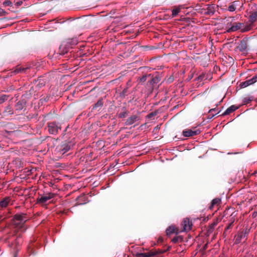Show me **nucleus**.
I'll list each match as a JSON object with an SVG mask.
<instances>
[{"label": "nucleus", "instance_id": "1", "mask_svg": "<svg viewBox=\"0 0 257 257\" xmlns=\"http://www.w3.org/2000/svg\"><path fill=\"white\" fill-rule=\"evenodd\" d=\"M149 79L147 83V95L152 94L155 86L161 80L162 73L156 72L154 74H149Z\"/></svg>", "mask_w": 257, "mask_h": 257}, {"label": "nucleus", "instance_id": "2", "mask_svg": "<svg viewBox=\"0 0 257 257\" xmlns=\"http://www.w3.org/2000/svg\"><path fill=\"white\" fill-rule=\"evenodd\" d=\"M78 41L76 38L68 39L64 41L59 47L60 54L64 55L67 53L69 49L76 45Z\"/></svg>", "mask_w": 257, "mask_h": 257}, {"label": "nucleus", "instance_id": "3", "mask_svg": "<svg viewBox=\"0 0 257 257\" xmlns=\"http://www.w3.org/2000/svg\"><path fill=\"white\" fill-rule=\"evenodd\" d=\"M251 30L250 26L247 23L234 22L232 26L226 31L228 33L240 31L241 33H245Z\"/></svg>", "mask_w": 257, "mask_h": 257}, {"label": "nucleus", "instance_id": "4", "mask_svg": "<svg viewBox=\"0 0 257 257\" xmlns=\"http://www.w3.org/2000/svg\"><path fill=\"white\" fill-rule=\"evenodd\" d=\"M210 74L206 73H202L197 77H196L194 80V82H196L195 86L196 87H199L200 86H202L204 84V81L207 80L209 78Z\"/></svg>", "mask_w": 257, "mask_h": 257}, {"label": "nucleus", "instance_id": "5", "mask_svg": "<svg viewBox=\"0 0 257 257\" xmlns=\"http://www.w3.org/2000/svg\"><path fill=\"white\" fill-rule=\"evenodd\" d=\"M14 224L16 227L21 228L25 222L24 215L22 214H16L13 219Z\"/></svg>", "mask_w": 257, "mask_h": 257}, {"label": "nucleus", "instance_id": "6", "mask_svg": "<svg viewBox=\"0 0 257 257\" xmlns=\"http://www.w3.org/2000/svg\"><path fill=\"white\" fill-rule=\"evenodd\" d=\"M181 226L182 227L181 229H180V232L188 231L191 230L192 226V223L190 220L189 218H185L182 221Z\"/></svg>", "mask_w": 257, "mask_h": 257}, {"label": "nucleus", "instance_id": "7", "mask_svg": "<svg viewBox=\"0 0 257 257\" xmlns=\"http://www.w3.org/2000/svg\"><path fill=\"white\" fill-rule=\"evenodd\" d=\"M45 83L46 81L44 80V79H43L42 77L39 78L38 80H36L35 82V87L34 88V87H32L31 89L30 90L29 95H37V94L33 93V92L34 91V89H39L40 88H41L42 87L45 86Z\"/></svg>", "mask_w": 257, "mask_h": 257}, {"label": "nucleus", "instance_id": "8", "mask_svg": "<svg viewBox=\"0 0 257 257\" xmlns=\"http://www.w3.org/2000/svg\"><path fill=\"white\" fill-rule=\"evenodd\" d=\"M55 195L52 193H48L43 195L40 196L37 199L38 203L43 204L48 200L54 198Z\"/></svg>", "mask_w": 257, "mask_h": 257}, {"label": "nucleus", "instance_id": "9", "mask_svg": "<svg viewBox=\"0 0 257 257\" xmlns=\"http://www.w3.org/2000/svg\"><path fill=\"white\" fill-rule=\"evenodd\" d=\"M249 15L248 21L246 23L248 25L250 26L251 30L253 27V23L257 20V12H249Z\"/></svg>", "mask_w": 257, "mask_h": 257}, {"label": "nucleus", "instance_id": "10", "mask_svg": "<svg viewBox=\"0 0 257 257\" xmlns=\"http://www.w3.org/2000/svg\"><path fill=\"white\" fill-rule=\"evenodd\" d=\"M215 12V6L214 5H207L206 9H203L201 13L209 16H212Z\"/></svg>", "mask_w": 257, "mask_h": 257}, {"label": "nucleus", "instance_id": "11", "mask_svg": "<svg viewBox=\"0 0 257 257\" xmlns=\"http://www.w3.org/2000/svg\"><path fill=\"white\" fill-rule=\"evenodd\" d=\"M257 81L255 77L254 76L251 79H248L245 81L242 82L239 84V86L240 88L246 87L250 85L254 84Z\"/></svg>", "mask_w": 257, "mask_h": 257}, {"label": "nucleus", "instance_id": "12", "mask_svg": "<svg viewBox=\"0 0 257 257\" xmlns=\"http://www.w3.org/2000/svg\"><path fill=\"white\" fill-rule=\"evenodd\" d=\"M247 235L246 231H239L235 236V243L236 244L239 243L243 238H244Z\"/></svg>", "mask_w": 257, "mask_h": 257}, {"label": "nucleus", "instance_id": "13", "mask_svg": "<svg viewBox=\"0 0 257 257\" xmlns=\"http://www.w3.org/2000/svg\"><path fill=\"white\" fill-rule=\"evenodd\" d=\"M200 131L198 130H186L183 131V135L186 137H189L197 135L200 133Z\"/></svg>", "mask_w": 257, "mask_h": 257}, {"label": "nucleus", "instance_id": "14", "mask_svg": "<svg viewBox=\"0 0 257 257\" xmlns=\"http://www.w3.org/2000/svg\"><path fill=\"white\" fill-rule=\"evenodd\" d=\"M167 235H170L173 233L178 234L180 233V229L174 225L169 226L166 230Z\"/></svg>", "mask_w": 257, "mask_h": 257}, {"label": "nucleus", "instance_id": "15", "mask_svg": "<svg viewBox=\"0 0 257 257\" xmlns=\"http://www.w3.org/2000/svg\"><path fill=\"white\" fill-rule=\"evenodd\" d=\"M58 126L55 122H52L48 125V130L50 134H55L58 132Z\"/></svg>", "mask_w": 257, "mask_h": 257}, {"label": "nucleus", "instance_id": "16", "mask_svg": "<svg viewBox=\"0 0 257 257\" xmlns=\"http://www.w3.org/2000/svg\"><path fill=\"white\" fill-rule=\"evenodd\" d=\"M11 200L12 199L10 197H5L0 201V206L2 208L7 207L10 203Z\"/></svg>", "mask_w": 257, "mask_h": 257}, {"label": "nucleus", "instance_id": "17", "mask_svg": "<svg viewBox=\"0 0 257 257\" xmlns=\"http://www.w3.org/2000/svg\"><path fill=\"white\" fill-rule=\"evenodd\" d=\"M138 120L139 117L137 115H135L128 117L125 121V124L126 125H131Z\"/></svg>", "mask_w": 257, "mask_h": 257}, {"label": "nucleus", "instance_id": "18", "mask_svg": "<svg viewBox=\"0 0 257 257\" xmlns=\"http://www.w3.org/2000/svg\"><path fill=\"white\" fill-rule=\"evenodd\" d=\"M238 48L240 52L245 51L247 48L246 41L244 40H241L238 46Z\"/></svg>", "mask_w": 257, "mask_h": 257}, {"label": "nucleus", "instance_id": "19", "mask_svg": "<svg viewBox=\"0 0 257 257\" xmlns=\"http://www.w3.org/2000/svg\"><path fill=\"white\" fill-rule=\"evenodd\" d=\"M238 107L234 105H232L229 107L222 114V115H226L229 114L231 112H233L237 109H238Z\"/></svg>", "mask_w": 257, "mask_h": 257}, {"label": "nucleus", "instance_id": "20", "mask_svg": "<svg viewBox=\"0 0 257 257\" xmlns=\"http://www.w3.org/2000/svg\"><path fill=\"white\" fill-rule=\"evenodd\" d=\"M221 202V200L220 198H216L213 199L212 201L210 206H209V209H212L213 207L215 206H218L220 205Z\"/></svg>", "mask_w": 257, "mask_h": 257}, {"label": "nucleus", "instance_id": "21", "mask_svg": "<svg viewBox=\"0 0 257 257\" xmlns=\"http://www.w3.org/2000/svg\"><path fill=\"white\" fill-rule=\"evenodd\" d=\"M155 254L152 252H147L144 253H137L136 254V257H151L153 256Z\"/></svg>", "mask_w": 257, "mask_h": 257}, {"label": "nucleus", "instance_id": "22", "mask_svg": "<svg viewBox=\"0 0 257 257\" xmlns=\"http://www.w3.org/2000/svg\"><path fill=\"white\" fill-rule=\"evenodd\" d=\"M180 10L181 6L175 7L172 11V17L173 18L176 17L180 13Z\"/></svg>", "mask_w": 257, "mask_h": 257}, {"label": "nucleus", "instance_id": "23", "mask_svg": "<svg viewBox=\"0 0 257 257\" xmlns=\"http://www.w3.org/2000/svg\"><path fill=\"white\" fill-rule=\"evenodd\" d=\"M117 115L119 118H123L126 117V116L127 115V112L126 110V109L124 107H123L122 108L121 111L118 113Z\"/></svg>", "mask_w": 257, "mask_h": 257}, {"label": "nucleus", "instance_id": "24", "mask_svg": "<svg viewBox=\"0 0 257 257\" xmlns=\"http://www.w3.org/2000/svg\"><path fill=\"white\" fill-rule=\"evenodd\" d=\"M237 1H234L233 3H231L228 8V10L229 12H234L236 10V5L237 4Z\"/></svg>", "mask_w": 257, "mask_h": 257}, {"label": "nucleus", "instance_id": "25", "mask_svg": "<svg viewBox=\"0 0 257 257\" xmlns=\"http://www.w3.org/2000/svg\"><path fill=\"white\" fill-rule=\"evenodd\" d=\"M149 74H145L144 75H143L142 77H140L138 78V81H139V83H140V82H145V81H146V80H147V79H149Z\"/></svg>", "mask_w": 257, "mask_h": 257}, {"label": "nucleus", "instance_id": "26", "mask_svg": "<svg viewBox=\"0 0 257 257\" xmlns=\"http://www.w3.org/2000/svg\"><path fill=\"white\" fill-rule=\"evenodd\" d=\"M27 68H22V67H17L14 71V73L15 74H17L19 73H25L26 70H27Z\"/></svg>", "mask_w": 257, "mask_h": 257}, {"label": "nucleus", "instance_id": "27", "mask_svg": "<svg viewBox=\"0 0 257 257\" xmlns=\"http://www.w3.org/2000/svg\"><path fill=\"white\" fill-rule=\"evenodd\" d=\"M69 149L70 147L68 145H65L62 146L61 147V148L60 149L61 154H64L65 153L67 152L69 150Z\"/></svg>", "mask_w": 257, "mask_h": 257}, {"label": "nucleus", "instance_id": "28", "mask_svg": "<svg viewBox=\"0 0 257 257\" xmlns=\"http://www.w3.org/2000/svg\"><path fill=\"white\" fill-rule=\"evenodd\" d=\"M183 239V238L180 236H175L172 239V241L175 243L178 242H181L182 241Z\"/></svg>", "mask_w": 257, "mask_h": 257}, {"label": "nucleus", "instance_id": "29", "mask_svg": "<svg viewBox=\"0 0 257 257\" xmlns=\"http://www.w3.org/2000/svg\"><path fill=\"white\" fill-rule=\"evenodd\" d=\"M3 5L5 7H12V3L10 1H5L3 2Z\"/></svg>", "mask_w": 257, "mask_h": 257}, {"label": "nucleus", "instance_id": "30", "mask_svg": "<svg viewBox=\"0 0 257 257\" xmlns=\"http://www.w3.org/2000/svg\"><path fill=\"white\" fill-rule=\"evenodd\" d=\"M76 25H79L80 26H81L83 24L82 20H80L79 18L76 19Z\"/></svg>", "mask_w": 257, "mask_h": 257}, {"label": "nucleus", "instance_id": "31", "mask_svg": "<svg viewBox=\"0 0 257 257\" xmlns=\"http://www.w3.org/2000/svg\"><path fill=\"white\" fill-rule=\"evenodd\" d=\"M174 81V77L172 76H171L166 80V82L167 83H171Z\"/></svg>", "mask_w": 257, "mask_h": 257}, {"label": "nucleus", "instance_id": "32", "mask_svg": "<svg viewBox=\"0 0 257 257\" xmlns=\"http://www.w3.org/2000/svg\"><path fill=\"white\" fill-rule=\"evenodd\" d=\"M7 13L3 9H0V17L6 16Z\"/></svg>", "mask_w": 257, "mask_h": 257}, {"label": "nucleus", "instance_id": "33", "mask_svg": "<svg viewBox=\"0 0 257 257\" xmlns=\"http://www.w3.org/2000/svg\"><path fill=\"white\" fill-rule=\"evenodd\" d=\"M193 77V73H191V74H190L188 76L187 78H186V81L187 82H188V81H189L191 79H192Z\"/></svg>", "mask_w": 257, "mask_h": 257}, {"label": "nucleus", "instance_id": "34", "mask_svg": "<svg viewBox=\"0 0 257 257\" xmlns=\"http://www.w3.org/2000/svg\"><path fill=\"white\" fill-rule=\"evenodd\" d=\"M252 100L250 98V97H245L244 98V100L243 101V102L244 104H247L249 102L251 101Z\"/></svg>", "mask_w": 257, "mask_h": 257}, {"label": "nucleus", "instance_id": "35", "mask_svg": "<svg viewBox=\"0 0 257 257\" xmlns=\"http://www.w3.org/2000/svg\"><path fill=\"white\" fill-rule=\"evenodd\" d=\"M102 102H101V100H100V101H98L97 102V103L96 104V106H99V105H102Z\"/></svg>", "mask_w": 257, "mask_h": 257}, {"label": "nucleus", "instance_id": "36", "mask_svg": "<svg viewBox=\"0 0 257 257\" xmlns=\"http://www.w3.org/2000/svg\"><path fill=\"white\" fill-rule=\"evenodd\" d=\"M16 241H18L19 243V242H21V241H22V238H21V237L20 236H19V237L17 238Z\"/></svg>", "mask_w": 257, "mask_h": 257}, {"label": "nucleus", "instance_id": "37", "mask_svg": "<svg viewBox=\"0 0 257 257\" xmlns=\"http://www.w3.org/2000/svg\"><path fill=\"white\" fill-rule=\"evenodd\" d=\"M22 2H18L16 3V5L17 6H20L22 5Z\"/></svg>", "mask_w": 257, "mask_h": 257}, {"label": "nucleus", "instance_id": "38", "mask_svg": "<svg viewBox=\"0 0 257 257\" xmlns=\"http://www.w3.org/2000/svg\"><path fill=\"white\" fill-rule=\"evenodd\" d=\"M126 89H124L122 91V95H127V94H125L126 93Z\"/></svg>", "mask_w": 257, "mask_h": 257}, {"label": "nucleus", "instance_id": "39", "mask_svg": "<svg viewBox=\"0 0 257 257\" xmlns=\"http://www.w3.org/2000/svg\"><path fill=\"white\" fill-rule=\"evenodd\" d=\"M140 69H149V70H151V68H149V67H144V68L141 67Z\"/></svg>", "mask_w": 257, "mask_h": 257}, {"label": "nucleus", "instance_id": "40", "mask_svg": "<svg viewBox=\"0 0 257 257\" xmlns=\"http://www.w3.org/2000/svg\"><path fill=\"white\" fill-rule=\"evenodd\" d=\"M0 96L4 97V96H7L5 94H2V95H0Z\"/></svg>", "mask_w": 257, "mask_h": 257}, {"label": "nucleus", "instance_id": "41", "mask_svg": "<svg viewBox=\"0 0 257 257\" xmlns=\"http://www.w3.org/2000/svg\"><path fill=\"white\" fill-rule=\"evenodd\" d=\"M69 20L72 21V20H74V19H73V18H70Z\"/></svg>", "mask_w": 257, "mask_h": 257}, {"label": "nucleus", "instance_id": "42", "mask_svg": "<svg viewBox=\"0 0 257 257\" xmlns=\"http://www.w3.org/2000/svg\"><path fill=\"white\" fill-rule=\"evenodd\" d=\"M254 76L255 77V78H256V79L257 80V74L255 75H254Z\"/></svg>", "mask_w": 257, "mask_h": 257}, {"label": "nucleus", "instance_id": "43", "mask_svg": "<svg viewBox=\"0 0 257 257\" xmlns=\"http://www.w3.org/2000/svg\"><path fill=\"white\" fill-rule=\"evenodd\" d=\"M206 247V244L205 245L204 248H205Z\"/></svg>", "mask_w": 257, "mask_h": 257}, {"label": "nucleus", "instance_id": "44", "mask_svg": "<svg viewBox=\"0 0 257 257\" xmlns=\"http://www.w3.org/2000/svg\"><path fill=\"white\" fill-rule=\"evenodd\" d=\"M232 223V222L231 223H230L229 225H231Z\"/></svg>", "mask_w": 257, "mask_h": 257}]
</instances>
